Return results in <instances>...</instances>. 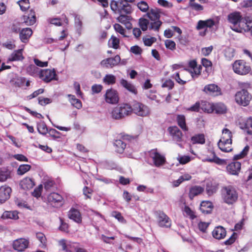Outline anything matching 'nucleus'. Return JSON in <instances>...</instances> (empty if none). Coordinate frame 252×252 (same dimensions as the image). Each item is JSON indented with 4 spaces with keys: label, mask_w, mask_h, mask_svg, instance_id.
Wrapping results in <instances>:
<instances>
[{
    "label": "nucleus",
    "mask_w": 252,
    "mask_h": 252,
    "mask_svg": "<svg viewBox=\"0 0 252 252\" xmlns=\"http://www.w3.org/2000/svg\"><path fill=\"white\" fill-rule=\"evenodd\" d=\"M23 23L27 26L33 25L36 22L35 14L33 10H31L27 14L23 16Z\"/></svg>",
    "instance_id": "16"
},
{
    "label": "nucleus",
    "mask_w": 252,
    "mask_h": 252,
    "mask_svg": "<svg viewBox=\"0 0 252 252\" xmlns=\"http://www.w3.org/2000/svg\"><path fill=\"white\" fill-rule=\"evenodd\" d=\"M40 70L33 64L29 65L26 69L27 72L29 74L34 76L36 75L39 76V73Z\"/></svg>",
    "instance_id": "37"
},
{
    "label": "nucleus",
    "mask_w": 252,
    "mask_h": 252,
    "mask_svg": "<svg viewBox=\"0 0 252 252\" xmlns=\"http://www.w3.org/2000/svg\"><path fill=\"white\" fill-rule=\"evenodd\" d=\"M132 11V8L131 5L126 2H124L123 1L119 3V14H129Z\"/></svg>",
    "instance_id": "24"
},
{
    "label": "nucleus",
    "mask_w": 252,
    "mask_h": 252,
    "mask_svg": "<svg viewBox=\"0 0 252 252\" xmlns=\"http://www.w3.org/2000/svg\"><path fill=\"white\" fill-rule=\"evenodd\" d=\"M245 128L248 134L252 135V118H249L246 121Z\"/></svg>",
    "instance_id": "53"
},
{
    "label": "nucleus",
    "mask_w": 252,
    "mask_h": 252,
    "mask_svg": "<svg viewBox=\"0 0 252 252\" xmlns=\"http://www.w3.org/2000/svg\"><path fill=\"white\" fill-rule=\"evenodd\" d=\"M48 201L55 207L61 206L63 204V198L59 193H51L47 197Z\"/></svg>",
    "instance_id": "12"
},
{
    "label": "nucleus",
    "mask_w": 252,
    "mask_h": 252,
    "mask_svg": "<svg viewBox=\"0 0 252 252\" xmlns=\"http://www.w3.org/2000/svg\"><path fill=\"white\" fill-rule=\"evenodd\" d=\"M31 166L29 164H22L17 170V174L22 175L30 170Z\"/></svg>",
    "instance_id": "47"
},
{
    "label": "nucleus",
    "mask_w": 252,
    "mask_h": 252,
    "mask_svg": "<svg viewBox=\"0 0 252 252\" xmlns=\"http://www.w3.org/2000/svg\"><path fill=\"white\" fill-rule=\"evenodd\" d=\"M11 189L10 187L2 186L0 188V203H2L10 197Z\"/></svg>",
    "instance_id": "17"
},
{
    "label": "nucleus",
    "mask_w": 252,
    "mask_h": 252,
    "mask_svg": "<svg viewBox=\"0 0 252 252\" xmlns=\"http://www.w3.org/2000/svg\"><path fill=\"white\" fill-rule=\"evenodd\" d=\"M20 186L23 189L27 190L32 188L34 184L31 178L26 177L20 181Z\"/></svg>",
    "instance_id": "23"
},
{
    "label": "nucleus",
    "mask_w": 252,
    "mask_h": 252,
    "mask_svg": "<svg viewBox=\"0 0 252 252\" xmlns=\"http://www.w3.org/2000/svg\"><path fill=\"white\" fill-rule=\"evenodd\" d=\"M209 225V223L205 222H200L198 224V226L200 231H201L203 232H205L206 231V230L208 228Z\"/></svg>",
    "instance_id": "63"
},
{
    "label": "nucleus",
    "mask_w": 252,
    "mask_h": 252,
    "mask_svg": "<svg viewBox=\"0 0 252 252\" xmlns=\"http://www.w3.org/2000/svg\"><path fill=\"white\" fill-rule=\"evenodd\" d=\"M241 166L240 162L238 161L233 162L227 166L226 169L230 174L236 175L238 174L240 171Z\"/></svg>",
    "instance_id": "18"
},
{
    "label": "nucleus",
    "mask_w": 252,
    "mask_h": 252,
    "mask_svg": "<svg viewBox=\"0 0 252 252\" xmlns=\"http://www.w3.org/2000/svg\"><path fill=\"white\" fill-rule=\"evenodd\" d=\"M152 22L150 25L149 28L150 30H154L155 31H158L160 26L162 24V22L160 20H154Z\"/></svg>",
    "instance_id": "49"
},
{
    "label": "nucleus",
    "mask_w": 252,
    "mask_h": 252,
    "mask_svg": "<svg viewBox=\"0 0 252 252\" xmlns=\"http://www.w3.org/2000/svg\"><path fill=\"white\" fill-rule=\"evenodd\" d=\"M132 110L136 115L143 117L149 116L151 112L148 106L137 101H134L132 104Z\"/></svg>",
    "instance_id": "4"
},
{
    "label": "nucleus",
    "mask_w": 252,
    "mask_h": 252,
    "mask_svg": "<svg viewBox=\"0 0 252 252\" xmlns=\"http://www.w3.org/2000/svg\"><path fill=\"white\" fill-rule=\"evenodd\" d=\"M212 158H206L203 160L205 161H208L210 162H215L219 165L226 164V160L220 159L219 158L217 157L214 152L212 153Z\"/></svg>",
    "instance_id": "29"
},
{
    "label": "nucleus",
    "mask_w": 252,
    "mask_h": 252,
    "mask_svg": "<svg viewBox=\"0 0 252 252\" xmlns=\"http://www.w3.org/2000/svg\"><path fill=\"white\" fill-rule=\"evenodd\" d=\"M67 96L69 98V101L72 106L77 109H80L82 107L81 101L77 99L74 95L68 94Z\"/></svg>",
    "instance_id": "36"
},
{
    "label": "nucleus",
    "mask_w": 252,
    "mask_h": 252,
    "mask_svg": "<svg viewBox=\"0 0 252 252\" xmlns=\"http://www.w3.org/2000/svg\"><path fill=\"white\" fill-rule=\"evenodd\" d=\"M150 155L156 166L159 167L165 163L166 159L164 156L158 153L157 150H151Z\"/></svg>",
    "instance_id": "9"
},
{
    "label": "nucleus",
    "mask_w": 252,
    "mask_h": 252,
    "mask_svg": "<svg viewBox=\"0 0 252 252\" xmlns=\"http://www.w3.org/2000/svg\"><path fill=\"white\" fill-rule=\"evenodd\" d=\"M249 149L250 147L248 145L246 146L240 154L236 155L234 156V158L237 160L243 158L247 155Z\"/></svg>",
    "instance_id": "51"
},
{
    "label": "nucleus",
    "mask_w": 252,
    "mask_h": 252,
    "mask_svg": "<svg viewBox=\"0 0 252 252\" xmlns=\"http://www.w3.org/2000/svg\"><path fill=\"white\" fill-rule=\"evenodd\" d=\"M102 86L101 85L94 84L92 87V91L94 94H97L101 92Z\"/></svg>",
    "instance_id": "64"
},
{
    "label": "nucleus",
    "mask_w": 252,
    "mask_h": 252,
    "mask_svg": "<svg viewBox=\"0 0 252 252\" xmlns=\"http://www.w3.org/2000/svg\"><path fill=\"white\" fill-rule=\"evenodd\" d=\"M138 8L142 12H146L149 9V5L148 3L144 1H141L137 4Z\"/></svg>",
    "instance_id": "54"
},
{
    "label": "nucleus",
    "mask_w": 252,
    "mask_h": 252,
    "mask_svg": "<svg viewBox=\"0 0 252 252\" xmlns=\"http://www.w3.org/2000/svg\"><path fill=\"white\" fill-rule=\"evenodd\" d=\"M119 39L114 36H112L109 40V44L110 46L116 49L119 48Z\"/></svg>",
    "instance_id": "46"
},
{
    "label": "nucleus",
    "mask_w": 252,
    "mask_h": 252,
    "mask_svg": "<svg viewBox=\"0 0 252 252\" xmlns=\"http://www.w3.org/2000/svg\"><path fill=\"white\" fill-rule=\"evenodd\" d=\"M119 106L121 111L123 118L129 115L132 112V107L127 104H123Z\"/></svg>",
    "instance_id": "33"
},
{
    "label": "nucleus",
    "mask_w": 252,
    "mask_h": 252,
    "mask_svg": "<svg viewBox=\"0 0 252 252\" xmlns=\"http://www.w3.org/2000/svg\"><path fill=\"white\" fill-rule=\"evenodd\" d=\"M39 77L46 83L50 82L54 80H57L56 71L54 69H41L39 73Z\"/></svg>",
    "instance_id": "7"
},
{
    "label": "nucleus",
    "mask_w": 252,
    "mask_h": 252,
    "mask_svg": "<svg viewBox=\"0 0 252 252\" xmlns=\"http://www.w3.org/2000/svg\"><path fill=\"white\" fill-rule=\"evenodd\" d=\"M213 49V46L203 48L201 50L202 54L205 56H207L212 52Z\"/></svg>",
    "instance_id": "62"
},
{
    "label": "nucleus",
    "mask_w": 252,
    "mask_h": 252,
    "mask_svg": "<svg viewBox=\"0 0 252 252\" xmlns=\"http://www.w3.org/2000/svg\"><path fill=\"white\" fill-rule=\"evenodd\" d=\"M121 58L119 55H116L114 58H109L103 60L100 64L101 66L107 68H112L118 65L120 62Z\"/></svg>",
    "instance_id": "10"
},
{
    "label": "nucleus",
    "mask_w": 252,
    "mask_h": 252,
    "mask_svg": "<svg viewBox=\"0 0 252 252\" xmlns=\"http://www.w3.org/2000/svg\"><path fill=\"white\" fill-rule=\"evenodd\" d=\"M189 65L191 69H186V71H189L193 78L197 77L200 74L202 69L201 66H197V63L194 60L190 61Z\"/></svg>",
    "instance_id": "14"
},
{
    "label": "nucleus",
    "mask_w": 252,
    "mask_h": 252,
    "mask_svg": "<svg viewBox=\"0 0 252 252\" xmlns=\"http://www.w3.org/2000/svg\"><path fill=\"white\" fill-rule=\"evenodd\" d=\"M10 177V172L5 169H0V181L4 182Z\"/></svg>",
    "instance_id": "52"
},
{
    "label": "nucleus",
    "mask_w": 252,
    "mask_h": 252,
    "mask_svg": "<svg viewBox=\"0 0 252 252\" xmlns=\"http://www.w3.org/2000/svg\"><path fill=\"white\" fill-rule=\"evenodd\" d=\"M120 23L125 25L128 29L131 28V25L129 22L130 17L123 14H120V16L117 18Z\"/></svg>",
    "instance_id": "30"
},
{
    "label": "nucleus",
    "mask_w": 252,
    "mask_h": 252,
    "mask_svg": "<svg viewBox=\"0 0 252 252\" xmlns=\"http://www.w3.org/2000/svg\"><path fill=\"white\" fill-rule=\"evenodd\" d=\"M177 121L178 125L184 130H187L188 127L186 126V119L184 115H179L177 117Z\"/></svg>",
    "instance_id": "40"
},
{
    "label": "nucleus",
    "mask_w": 252,
    "mask_h": 252,
    "mask_svg": "<svg viewBox=\"0 0 252 252\" xmlns=\"http://www.w3.org/2000/svg\"><path fill=\"white\" fill-rule=\"evenodd\" d=\"M116 151L118 153H122L126 147V144L122 140H116L114 142Z\"/></svg>",
    "instance_id": "34"
},
{
    "label": "nucleus",
    "mask_w": 252,
    "mask_h": 252,
    "mask_svg": "<svg viewBox=\"0 0 252 252\" xmlns=\"http://www.w3.org/2000/svg\"><path fill=\"white\" fill-rule=\"evenodd\" d=\"M156 218L158 225L162 227H170L171 221L170 218L163 212L159 211L156 213Z\"/></svg>",
    "instance_id": "8"
},
{
    "label": "nucleus",
    "mask_w": 252,
    "mask_h": 252,
    "mask_svg": "<svg viewBox=\"0 0 252 252\" xmlns=\"http://www.w3.org/2000/svg\"><path fill=\"white\" fill-rule=\"evenodd\" d=\"M68 216L69 219L77 223H80L82 221L80 213L77 210L71 209L68 212Z\"/></svg>",
    "instance_id": "26"
},
{
    "label": "nucleus",
    "mask_w": 252,
    "mask_h": 252,
    "mask_svg": "<svg viewBox=\"0 0 252 252\" xmlns=\"http://www.w3.org/2000/svg\"><path fill=\"white\" fill-rule=\"evenodd\" d=\"M212 235L216 239H221L226 236V231L223 227L219 226L216 227L212 231Z\"/></svg>",
    "instance_id": "20"
},
{
    "label": "nucleus",
    "mask_w": 252,
    "mask_h": 252,
    "mask_svg": "<svg viewBox=\"0 0 252 252\" xmlns=\"http://www.w3.org/2000/svg\"><path fill=\"white\" fill-rule=\"evenodd\" d=\"M212 208V203L210 201H202L200 204V210L203 214L211 213Z\"/></svg>",
    "instance_id": "28"
},
{
    "label": "nucleus",
    "mask_w": 252,
    "mask_h": 252,
    "mask_svg": "<svg viewBox=\"0 0 252 252\" xmlns=\"http://www.w3.org/2000/svg\"><path fill=\"white\" fill-rule=\"evenodd\" d=\"M214 105L209 102H204L202 103L201 109L208 113H211L214 111Z\"/></svg>",
    "instance_id": "44"
},
{
    "label": "nucleus",
    "mask_w": 252,
    "mask_h": 252,
    "mask_svg": "<svg viewBox=\"0 0 252 252\" xmlns=\"http://www.w3.org/2000/svg\"><path fill=\"white\" fill-rule=\"evenodd\" d=\"M233 70L236 74L245 75L250 72L251 68L243 60H237L233 64Z\"/></svg>",
    "instance_id": "5"
},
{
    "label": "nucleus",
    "mask_w": 252,
    "mask_h": 252,
    "mask_svg": "<svg viewBox=\"0 0 252 252\" xmlns=\"http://www.w3.org/2000/svg\"><path fill=\"white\" fill-rule=\"evenodd\" d=\"M22 51L23 49L15 50L9 56L7 62L8 63L9 62L19 61L23 60L24 57L23 56Z\"/></svg>",
    "instance_id": "21"
},
{
    "label": "nucleus",
    "mask_w": 252,
    "mask_h": 252,
    "mask_svg": "<svg viewBox=\"0 0 252 252\" xmlns=\"http://www.w3.org/2000/svg\"><path fill=\"white\" fill-rule=\"evenodd\" d=\"M111 116L113 119L119 120L123 118L121 111L119 106L115 107L111 113Z\"/></svg>",
    "instance_id": "39"
},
{
    "label": "nucleus",
    "mask_w": 252,
    "mask_h": 252,
    "mask_svg": "<svg viewBox=\"0 0 252 252\" xmlns=\"http://www.w3.org/2000/svg\"><path fill=\"white\" fill-rule=\"evenodd\" d=\"M177 160L180 163L184 164L189 162L190 160V158L189 156H184L182 157H178Z\"/></svg>",
    "instance_id": "59"
},
{
    "label": "nucleus",
    "mask_w": 252,
    "mask_h": 252,
    "mask_svg": "<svg viewBox=\"0 0 252 252\" xmlns=\"http://www.w3.org/2000/svg\"><path fill=\"white\" fill-rule=\"evenodd\" d=\"M29 242L24 238H20L15 240L13 243V247L14 250L22 252L28 247Z\"/></svg>",
    "instance_id": "13"
},
{
    "label": "nucleus",
    "mask_w": 252,
    "mask_h": 252,
    "mask_svg": "<svg viewBox=\"0 0 252 252\" xmlns=\"http://www.w3.org/2000/svg\"><path fill=\"white\" fill-rule=\"evenodd\" d=\"M235 100L238 104L247 106L252 100V95L247 90L242 89L236 93Z\"/></svg>",
    "instance_id": "3"
},
{
    "label": "nucleus",
    "mask_w": 252,
    "mask_h": 252,
    "mask_svg": "<svg viewBox=\"0 0 252 252\" xmlns=\"http://www.w3.org/2000/svg\"><path fill=\"white\" fill-rule=\"evenodd\" d=\"M42 189V185H40L37 188L35 189L32 192V195L37 198L41 195V190Z\"/></svg>",
    "instance_id": "60"
},
{
    "label": "nucleus",
    "mask_w": 252,
    "mask_h": 252,
    "mask_svg": "<svg viewBox=\"0 0 252 252\" xmlns=\"http://www.w3.org/2000/svg\"><path fill=\"white\" fill-rule=\"evenodd\" d=\"M214 111H215L216 113L223 114L226 112V107L223 103H218L214 104Z\"/></svg>",
    "instance_id": "42"
},
{
    "label": "nucleus",
    "mask_w": 252,
    "mask_h": 252,
    "mask_svg": "<svg viewBox=\"0 0 252 252\" xmlns=\"http://www.w3.org/2000/svg\"><path fill=\"white\" fill-rule=\"evenodd\" d=\"M204 91L214 95H218L220 94V88L215 84L206 85L204 88Z\"/></svg>",
    "instance_id": "19"
},
{
    "label": "nucleus",
    "mask_w": 252,
    "mask_h": 252,
    "mask_svg": "<svg viewBox=\"0 0 252 252\" xmlns=\"http://www.w3.org/2000/svg\"><path fill=\"white\" fill-rule=\"evenodd\" d=\"M232 132L228 129L225 128L222 130L221 136L218 143V146L221 151L229 152L232 150Z\"/></svg>",
    "instance_id": "1"
},
{
    "label": "nucleus",
    "mask_w": 252,
    "mask_h": 252,
    "mask_svg": "<svg viewBox=\"0 0 252 252\" xmlns=\"http://www.w3.org/2000/svg\"><path fill=\"white\" fill-rule=\"evenodd\" d=\"M121 85L128 91L129 92L136 94L137 93V90L135 86L131 83L128 82L126 80L122 79L120 80Z\"/></svg>",
    "instance_id": "27"
},
{
    "label": "nucleus",
    "mask_w": 252,
    "mask_h": 252,
    "mask_svg": "<svg viewBox=\"0 0 252 252\" xmlns=\"http://www.w3.org/2000/svg\"><path fill=\"white\" fill-rule=\"evenodd\" d=\"M174 86V83L171 80H166L162 84V88H167L168 89H171Z\"/></svg>",
    "instance_id": "61"
},
{
    "label": "nucleus",
    "mask_w": 252,
    "mask_h": 252,
    "mask_svg": "<svg viewBox=\"0 0 252 252\" xmlns=\"http://www.w3.org/2000/svg\"><path fill=\"white\" fill-rule=\"evenodd\" d=\"M148 18L151 20H159L160 11L157 8H151L147 13Z\"/></svg>",
    "instance_id": "25"
},
{
    "label": "nucleus",
    "mask_w": 252,
    "mask_h": 252,
    "mask_svg": "<svg viewBox=\"0 0 252 252\" xmlns=\"http://www.w3.org/2000/svg\"><path fill=\"white\" fill-rule=\"evenodd\" d=\"M37 128L38 132L42 135H45L48 131L46 124L43 121L37 124Z\"/></svg>",
    "instance_id": "43"
},
{
    "label": "nucleus",
    "mask_w": 252,
    "mask_h": 252,
    "mask_svg": "<svg viewBox=\"0 0 252 252\" xmlns=\"http://www.w3.org/2000/svg\"><path fill=\"white\" fill-rule=\"evenodd\" d=\"M222 199L224 202L231 205L238 199V193L234 187L231 186H225L221 189Z\"/></svg>",
    "instance_id": "2"
},
{
    "label": "nucleus",
    "mask_w": 252,
    "mask_h": 252,
    "mask_svg": "<svg viewBox=\"0 0 252 252\" xmlns=\"http://www.w3.org/2000/svg\"><path fill=\"white\" fill-rule=\"evenodd\" d=\"M105 99L106 102L108 103H117L119 100L117 92L112 89L107 90L105 94Z\"/></svg>",
    "instance_id": "11"
},
{
    "label": "nucleus",
    "mask_w": 252,
    "mask_h": 252,
    "mask_svg": "<svg viewBox=\"0 0 252 252\" xmlns=\"http://www.w3.org/2000/svg\"><path fill=\"white\" fill-rule=\"evenodd\" d=\"M32 31L31 28H26L23 29L20 32V38L22 42L26 43L28 41L29 38L32 35Z\"/></svg>",
    "instance_id": "22"
},
{
    "label": "nucleus",
    "mask_w": 252,
    "mask_h": 252,
    "mask_svg": "<svg viewBox=\"0 0 252 252\" xmlns=\"http://www.w3.org/2000/svg\"><path fill=\"white\" fill-rule=\"evenodd\" d=\"M114 28L117 32L120 33L122 35H123L124 36H126L125 35V30L121 25L119 24H115L114 25Z\"/></svg>",
    "instance_id": "58"
},
{
    "label": "nucleus",
    "mask_w": 252,
    "mask_h": 252,
    "mask_svg": "<svg viewBox=\"0 0 252 252\" xmlns=\"http://www.w3.org/2000/svg\"><path fill=\"white\" fill-rule=\"evenodd\" d=\"M228 20L229 22L232 24L234 26L238 24L239 27L242 29V28L245 27V23H247L246 19L242 18L241 14L238 12H235L229 14L228 15Z\"/></svg>",
    "instance_id": "6"
},
{
    "label": "nucleus",
    "mask_w": 252,
    "mask_h": 252,
    "mask_svg": "<svg viewBox=\"0 0 252 252\" xmlns=\"http://www.w3.org/2000/svg\"><path fill=\"white\" fill-rule=\"evenodd\" d=\"M204 190L203 188L200 186H193L190 188L189 192V197L192 199L193 197L201 193Z\"/></svg>",
    "instance_id": "31"
},
{
    "label": "nucleus",
    "mask_w": 252,
    "mask_h": 252,
    "mask_svg": "<svg viewBox=\"0 0 252 252\" xmlns=\"http://www.w3.org/2000/svg\"><path fill=\"white\" fill-rule=\"evenodd\" d=\"M191 141L193 144H203L205 142L204 135L203 134H196L191 137Z\"/></svg>",
    "instance_id": "35"
},
{
    "label": "nucleus",
    "mask_w": 252,
    "mask_h": 252,
    "mask_svg": "<svg viewBox=\"0 0 252 252\" xmlns=\"http://www.w3.org/2000/svg\"><path fill=\"white\" fill-rule=\"evenodd\" d=\"M201 63L206 68L205 71L207 72V75H208L212 70V62L206 58H203L201 60Z\"/></svg>",
    "instance_id": "45"
},
{
    "label": "nucleus",
    "mask_w": 252,
    "mask_h": 252,
    "mask_svg": "<svg viewBox=\"0 0 252 252\" xmlns=\"http://www.w3.org/2000/svg\"><path fill=\"white\" fill-rule=\"evenodd\" d=\"M139 24L143 31H146L148 26L150 25L149 21L145 18H140L139 21Z\"/></svg>",
    "instance_id": "50"
},
{
    "label": "nucleus",
    "mask_w": 252,
    "mask_h": 252,
    "mask_svg": "<svg viewBox=\"0 0 252 252\" xmlns=\"http://www.w3.org/2000/svg\"><path fill=\"white\" fill-rule=\"evenodd\" d=\"M1 218L4 219H10L17 220L19 217L18 213L16 211H5L2 215Z\"/></svg>",
    "instance_id": "38"
},
{
    "label": "nucleus",
    "mask_w": 252,
    "mask_h": 252,
    "mask_svg": "<svg viewBox=\"0 0 252 252\" xmlns=\"http://www.w3.org/2000/svg\"><path fill=\"white\" fill-rule=\"evenodd\" d=\"M168 130L174 140L176 142H181L182 141V132L177 126L169 127L168 128Z\"/></svg>",
    "instance_id": "15"
},
{
    "label": "nucleus",
    "mask_w": 252,
    "mask_h": 252,
    "mask_svg": "<svg viewBox=\"0 0 252 252\" xmlns=\"http://www.w3.org/2000/svg\"><path fill=\"white\" fill-rule=\"evenodd\" d=\"M214 25L215 22L212 19H208L206 21L200 20L198 22L197 29L200 30L205 27L211 28Z\"/></svg>",
    "instance_id": "32"
},
{
    "label": "nucleus",
    "mask_w": 252,
    "mask_h": 252,
    "mask_svg": "<svg viewBox=\"0 0 252 252\" xmlns=\"http://www.w3.org/2000/svg\"><path fill=\"white\" fill-rule=\"evenodd\" d=\"M165 47L171 50H174L176 48V44L175 42L171 40L167 39L165 41Z\"/></svg>",
    "instance_id": "56"
},
{
    "label": "nucleus",
    "mask_w": 252,
    "mask_h": 252,
    "mask_svg": "<svg viewBox=\"0 0 252 252\" xmlns=\"http://www.w3.org/2000/svg\"><path fill=\"white\" fill-rule=\"evenodd\" d=\"M218 188L217 185H213L212 183H208L206 187V190L208 194L211 195L216 192Z\"/></svg>",
    "instance_id": "48"
},
{
    "label": "nucleus",
    "mask_w": 252,
    "mask_h": 252,
    "mask_svg": "<svg viewBox=\"0 0 252 252\" xmlns=\"http://www.w3.org/2000/svg\"><path fill=\"white\" fill-rule=\"evenodd\" d=\"M116 78L113 74H106L103 78V82L107 85H113L116 83Z\"/></svg>",
    "instance_id": "41"
},
{
    "label": "nucleus",
    "mask_w": 252,
    "mask_h": 252,
    "mask_svg": "<svg viewBox=\"0 0 252 252\" xmlns=\"http://www.w3.org/2000/svg\"><path fill=\"white\" fill-rule=\"evenodd\" d=\"M157 39L155 37L143 38V42L146 46H150L153 43L156 41Z\"/></svg>",
    "instance_id": "57"
},
{
    "label": "nucleus",
    "mask_w": 252,
    "mask_h": 252,
    "mask_svg": "<svg viewBox=\"0 0 252 252\" xmlns=\"http://www.w3.org/2000/svg\"><path fill=\"white\" fill-rule=\"evenodd\" d=\"M18 3L22 11H25L30 7L29 0H20Z\"/></svg>",
    "instance_id": "55"
}]
</instances>
